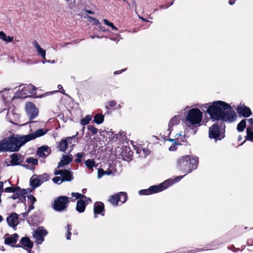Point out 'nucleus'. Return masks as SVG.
<instances>
[{"mask_svg":"<svg viewBox=\"0 0 253 253\" xmlns=\"http://www.w3.org/2000/svg\"><path fill=\"white\" fill-rule=\"evenodd\" d=\"M179 122L180 120L179 117L176 116L170 120L169 124V128L168 129V130L169 131V133H171L173 126L175 125H178Z\"/></svg>","mask_w":253,"mask_h":253,"instance_id":"18","label":"nucleus"},{"mask_svg":"<svg viewBox=\"0 0 253 253\" xmlns=\"http://www.w3.org/2000/svg\"><path fill=\"white\" fill-rule=\"evenodd\" d=\"M116 105V103L114 100H111L109 102V105L110 107H112Z\"/></svg>","mask_w":253,"mask_h":253,"instance_id":"50","label":"nucleus"},{"mask_svg":"<svg viewBox=\"0 0 253 253\" xmlns=\"http://www.w3.org/2000/svg\"><path fill=\"white\" fill-rule=\"evenodd\" d=\"M52 180L54 183L58 184H60L63 181V180H62V177L61 178L59 176L54 177L53 178Z\"/></svg>","mask_w":253,"mask_h":253,"instance_id":"43","label":"nucleus"},{"mask_svg":"<svg viewBox=\"0 0 253 253\" xmlns=\"http://www.w3.org/2000/svg\"><path fill=\"white\" fill-rule=\"evenodd\" d=\"M246 126V120H242L237 125V130L239 132H242Z\"/></svg>","mask_w":253,"mask_h":253,"instance_id":"25","label":"nucleus"},{"mask_svg":"<svg viewBox=\"0 0 253 253\" xmlns=\"http://www.w3.org/2000/svg\"><path fill=\"white\" fill-rule=\"evenodd\" d=\"M85 11L86 12V13H87L88 14H94V12H93L92 11H91L90 10H86Z\"/></svg>","mask_w":253,"mask_h":253,"instance_id":"59","label":"nucleus"},{"mask_svg":"<svg viewBox=\"0 0 253 253\" xmlns=\"http://www.w3.org/2000/svg\"><path fill=\"white\" fill-rule=\"evenodd\" d=\"M124 71H125V69H124L122 71H116L115 73H114V74H120L121 73H122V72Z\"/></svg>","mask_w":253,"mask_h":253,"instance_id":"62","label":"nucleus"},{"mask_svg":"<svg viewBox=\"0 0 253 253\" xmlns=\"http://www.w3.org/2000/svg\"><path fill=\"white\" fill-rule=\"evenodd\" d=\"M20 190V188L19 186L15 187H8L4 189V191L8 193H15L18 192V190Z\"/></svg>","mask_w":253,"mask_h":253,"instance_id":"28","label":"nucleus"},{"mask_svg":"<svg viewBox=\"0 0 253 253\" xmlns=\"http://www.w3.org/2000/svg\"><path fill=\"white\" fill-rule=\"evenodd\" d=\"M120 200V197H119L118 194L111 196L109 199V202L114 206H117Z\"/></svg>","mask_w":253,"mask_h":253,"instance_id":"22","label":"nucleus"},{"mask_svg":"<svg viewBox=\"0 0 253 253\" xmlns=\"http://www.w3.org/2000/svg\"><path fill=\"white\" fill-rule=\"evenodd\" d=\"M73 161V157L72 155H63L62 159L58 163L57 168L62 167L65 165H67Z\"/></svg>","mask_w":253,"mask_h":253,"instance_id":"11","label":"nucleus"},{"mask_svg":"<svg viewBox=\"0 0 253 253\" xmlns=\"http://www.w3.org/2000/svg\"><path fill=\"white\" fill-rule=\"evenodd\" d=\"M29 212H28V211H27V212H25L24 213H22V215L24 217H26L28 215Z\"/></svg>","mask_w":253,"mask_h":253,"instance_id":"58","label":"nucleus"},{"mask_svg":"<svg viewBox=\"0 0 253 253\" xmlns=\"http://www.w3.org/2000/svg\"><path fill=\"white\" fill-rule=\"evenodd\" d=\"M247 138L252 141H253V128L251 127H248L247 128Z\"/></svg>","mask_w":253,"mask_h":253,"instance_id":"26","label":"nucleus"},{"mask_svg":"<svg viewBox=\"0 0 253 253\" xmlns=\"http://www.w3.org/2000/svg\"><path fill=\"white\" fill-rule=\"evenodd\" d=\"M21 92L24 94H26L27 93H32V91L31 90V88L30 87V84L27 86H24L21 89Z\"/></svg>","mask_w":253,"mask_h":253,"instance_id":"37","label":"nucleus"},{"mask_svg":"<svg viewBox=\"0 0 253 253\" xmlns=\"http://www.w3.org/2000/svg\"><path fill=\"white\" fill-rule=\"evenodd\" d=\"M27 194L26 190L25 189H21L16 192V195H18L19 197H25V195Z\"/></svg>","mask_w":253,"mask_h":253,"instance_id":"35","label":"nucleus"},{"mask_svg":"<svg viewBox=\"0 0 253 253\" xmlns=\"http://www.w3.org/2000/svg\"><path fill=\"white\" fill-rule=\"evenodd\" d=\"M21 243L24 247H26L30 249H32L33 248V243L28 237H23L21 240Z\"/></svg>","mask_w":253,"mask_h":253,"instance_id":"20","label":"nucleus"},{"mask_svg":"<svg viewBox=\"0 0 253 253\" xmlns=\"http://www.w3.org/2000/svg\"><path fill=\"white\" fill-rule=\"evenodd\" d=\"M209 137L215 139H220V131L216 123L213 124L209 128Z\"/></svg>","mask_w":253,"mask_h":253,"instance_id":"7","label":"nucleus"},{"mask_svg":"<svg viewBox=\"0 0 253 253\" xmlns=\"http://www.w3.org/2000/svg\"><path fill=\"white\" fill-rule=\"evenodd\" d=\"M18 217V215L16 213H12L10 216L7 217V222L9 226L14 227L17 226Z\"/></svg>","mask_w":253,"mask_h":253,"instance_id":"12","label":"nucleus"},{"mask_svg":"<svg viewBox=\"0 0 253 253\" xmlns=\"http://www.w3.org/2000/svg\"><path fill=\"white\" fill-rule=\"evenodd\" d=\"M198 163V158H193L191 156L186 155L181 157L177 161V168L179 170L186 172L183 176H180L176 178L179 180L186 174L190 173L193 170L197 169Z\"/></svg>","mask_w":253,"mask_h":253,"instance_id":"3","label":"nucleus"},{"mask_svg":"<svg viewBox=\"0 0 253 253\" xmlns=\"http://www.w3.org/2000/svg\"><path fill=\"white\" fill-rule=\"evenodd\" d=\"M111 170L105 171L103 169H98V176H98V178H100L102 176L104 175L105 174L109 175L111 174Z\"/></svg>","mask_w":253,"mask_h":253,"instance_id":"29","label":"nucleus"},{"mask_svg":"<svg viewBox=\"0 0 253 253\" xmlns=\"http://www.w3.org/2000/svg\"><path fill=\"white\" fill-rule=\"evenodd\" d=\"M169 141H170V142H174L175 143H176V142L175 141V139H171V138H169L168 139Z\"/></svg>","mask_w":253,"mask_h":253,"instance_id":"63","label":"nucleus"},{"mask_svg":"<svg viewBox=\"0 0 253 253\" xmlns=\"http://www.w3.org/2000/svg\"><path fill=\"white\" fill-rule=\"evenodd\" d=\"M28 198L31 201V202L33 204H34L35 202L36 201V199L33 195L30 194V195L28 196Z\"/></svg>","mask_w":253,"mask_h":253,"instance_id":"45","label":"nucleus"},{"mask_svg":"<svg viewBox=\"0 0 253 253\" xmlns=\"http://www.w3.org/2000/svg\"><path fill=\"white\" fill-rule=\"evenodd\" d=\"M34 46L35 48L37 49V50H39L41 47L39 44L38 42L37 41H34Z\"/></svg>","mask_w":253,"mask_h":253,"instance_id":"51","label":"nucleus"},{"mask_svg":"<svg viewBox=\"0 0 253 253\" xmlns=\"http://www.w3.org/2000/svg\"><path fill=\"white\" fill-rule=\"evenodd\" d=\"M25 110L30 120L35 119L38 115V108L31 102H27L26 103Z\"/></svg>","mask_w":253,"mask_h":253,"instance_id":"6","label":"nucleus"},{"mask_svg":"<svg viewBox=\"0 0 253 253\" xmlns=\"http://www.w3.org/2000/svg\"><path fill=\"white\" fill-rule=\"evenodd\" d=\"M72 195L73 197H75L77 199H82L83 198H86V196L85 195L81 194L79 193H72Z\"/></svg>","mask_w":253,"mask_h":253,"instance_id":"41","label":"nucleus"},{"mask_svg":"<svg viewBox=\"0 0 253 253\" xmlns=\"http://www.w3.org/2000/svg\"><path fill=\"white\" fill-rule=\"evenodd\" d=\"M67 231H71L72 228L70 224H68L67 226Z\"/></svg>","mask_w":253,"mask_h":253,"instance_id":"60","label":"nucleus"},{"mask_svg":"<svg viewBox=\"0 0 253 253\" xmlns=\"http://www.w3.org/2000/svg\"><path fill=\"white\" fill-rule=\"evenodd\" d=\"M119 197H120V202H121L122 204L124 203L127 199V195L126 193L124 192H120L118 194Z\"/></svg>","mask_w":253,"mask_h":253,"instance_id":"32","label":"nucleus"},{"mask_svg":"<svg viewBox=\"0 0 253 253\" xmlns=\"http://www.w3.org/2000/svg\"><path fill=\"white\" fill-rule=\"evenodd\" d=\"M87 203L83 199H80L77 201L76 210L79 212H83L85 209Z\"/></svg>","mask_w":253,"mask_h":253,"instance_id":"13","label":"nucleus"},{"mask_svg":"<svg viewBox=\"0 0 253 253\" xmlns=\"http://www.w3.org/2000/svg\"><path fill=\"white\" fill-rule=\"evenodd\" d=\"M235 0H229V3L230 5H232L234 3Z\"/></svg>","mask_w":253,"mask_h":253,"instance_id":"61","label":"nucleus"},{"mask_svg":"<svg viewBox=\"0 0 253 253\" xmlns=\"http://www.w3.org/2000/svg\"><path fill=\"white\" fill-rule=\"evenodd\" d=\"M87 129L88 130H89L90 131H91V132H92V133L93 134H96L97 133V131H98V129L97 128L94 127L93 126H87Z\"/></svg>","mask_w":253,"mask_h":253,"instance_id":"40","label":"nucleus"},{"mask_svg":"<svg viewBox=\"0 0 253 253\" xmlns=\"http://www.w3.org/2000/svg\"><path fill=\"white\" fill-rule=\"evenodd\" d=\"M177 149V147L175 145H171L169 148V150L171 151H175Z\"/></svg>","mask_w":253,"mask_h":253,"instance_id":"52","label":"nucleus"},{"mask_svg":"<svg viewBox=\"0 0 253 253\" xmlns=\"http://www.w3.org/2000/svg\"><path fill=\"white\" fill-rule=\"evenodd\" d=\"M208 113L211 118L215 120H223L232 122L235 121L237 116L231 106L226 103L218 101L209 106L207 110Z\"/></svg>","mask_w":253,"mask_h":253,"instance_id":"2","label":"nucleus"},{"mask_svg":"<svg viewBox=\"0 0 253 253\" xmlns=\"http://www.w3.org/2000/svg\"><path fill=\"white\" fill-rule=\"evenodd\" d=\"M13 37H10V36H8V37H6V40H4V41L5 42H11L13 41Z\"/></svg>","mask_w":253,"mask_h":253,"instance_id":"49","label":"nucleus"},{"mask_svg":"<svg viewBox=\"0 0 253 253\" xmlns=\"http://www.w3.org/2000/svg\"><path fill=\"white\" fill-rule=\"evenodd\" d=\"M248 121L251 125L253 126V119L250 118L248 120Z\"/></svg>","mask_w":253,"mask_h":253,"instance_id":"57","label":"nucleus"},{"mask_svg":"<svg viewBox=\"0 0 253 253\" xmlns=\"http://www.w3.org/2000/svg\"><path fill=\"white\" fill-rule=\"evenodd\" d=\"M88 18L90 19V21L94 22V24L95 25H99L100 24L99 21L96 18L88 16Z\"/></svg>","mask_w":253,"mask_h":253,"instance_id":"44","label":"nucleus"},{"mask_svg":"<svg viewBox=\"0 0 253 253\" xmlns=\"http://www.w3.org/2000/svg\"><path fill=\"white\" fill-rule=\"evenodd\" d=\"M34 209V206H33V204H32L29 207V209L28 210V212H30L32 210H33Z\"/></svg>","mask_w":253,"mask_h":253,"instance_id":"56","label":"nucleus"},{"mask_svg":"<svg viewBox=\"0 0 253 253\" xmlns=\"http://www.w3.org/2000/svg\"><path fill=\"white\" fill-rule=\"evenodd\" d=\"M38 160L36 159H34L32 157H30L29 158H28L27 160H26V162L27 163H29V164H32L33 165H38Z\"/></svg>","mask_w":253,"mask_h":253,"instance_id":"38","label":"nucleus"},{"mask_svg":"<svg viewBox=\"0 0 253 253\" xmlns=\"http://www.w3.org/2000/svg\"><path fill=\"white\" fill-rule=\"evenodd\" d=\"M64 170H55L54 174L55 175H60L61 176L63 174V171Z\"/></svg>","mask_w":253,"mask_h":253,"instance_id":"47","label":"nucleus"},{"mask_svg":"<svg viewBox=\"0 0 253 253\" xmlns=\"http://www.w3.org/2000/svg\"><path fill=\"white\" fill-rule=\"evenodd\" d=\"M91 116L89 115H86L85 118L81 120V124L85 126L89 123L91 120Z\"/></svg>","mask_w":253,"mask_h":253,"instance_id":"30","label":"nucleus"},{"mask_svg":"<svg viewBox=\"0 0 253 253\" xmlns=\"http://www.w3.org/2000/svg\"><path fill=\"white\" fill-rule=\"evenodd\" d=\"M37 51H38L39 55H40L43 59L45 58V50H43L42 48H40Z\"/></svg>","mask_w":253,"mask_h":253,"instance_id":"42","label":"nucleus"},{"mask_svg":"<svg viewBox=\"0 0 253 253\" xmlns=\"http://www.w3.org/2000/svg\"><path fill=\"white\" fill-rule=\"evenodd\" d=\"M42 184V183L39 178L38 175H34L31 177L30 179V185L32 188L35 189L40 186Z\"/></svg>","mask_w":253,"mask_h":253,"instance_id":"15","label":"nucleus"},{"mask_svg":"<svg viewBox=\"0 0 253 253\" xmlns=\"http://www.w3.org/2000/svg\"><path fill=\"white\" fill-rule=\"evenodd\" d=\"M68 147L67 142L65 138L62 139L59 143L57 148L62 152H65Z\"/></svg>","mask_w":253,"mask_h":253,"instance_id":"21","label":"nucleus"},{"mask_svg":"<svg viewBox=\"0 0 253 253\" xmlns=\"http://www.w3.org/2000/svg\"><path fill=\"white\" fill-rule=\"evenodd\" d=\"M76 156L77 158L75 160V161L77 163H80L82 162V158L84 156V153H78Z\"/></svg>","mask_w":253,"mask_h":253,"instance_id":"34","label":"nucleus"},{"mask_svg":"<svg viewBox=\"0 0 253 253\" xmlns=\"http://www.w3.org/2000/svg\"><path fill=\"white\" fill-rule=\"evenodd\" d=\"M237 112L238 114H240L244 117L248 118L252 114L251 109L245 106H240L237 108Z\"/></svg>","mask_w":253,"mask_h":253,"instance_id":"9","label":"nucleus"},{"mask_svg":"<svg viewBox=\"0 0 253 253\" xmlns=\"http://www.w3.org/2000/svg\"><path fill=\"white\" fill-rule=\"evenodd\" d=\"M47 234L46 230L39 229L35 231L33 236L37 240V243L41 244L44 240V237Z\"/></svg>","mask_w":253,"mask_h":253,"instance_id":"8","label":"nucleus"},{"mask_svg":"<svg viewBox=\"0 0 253 253\" xmlns=\"http://www.w3.org/2000/svg\"><path fill=\"white\" fill-rule=\"evenodd\" d=\"M84 163L86 167L89 169H92L95 165L94 161L92 159H88L85 161Z\"/></svg>","mask_w":253,"mask_h":253,"instance_id":"27","label":"nucleus"},{"mask_svg":"<svg viewBox=\"0 0 253 253\" xmlns=\"http://www.w3.org/2000/svg\"><path fill=\"white\" fill-rule=\"evenodd\" d=\"M18 237V235L15 233L12 236L5 238L4 240V243L6 245H11L13 243H16Z\"/></svg>","mask_w":253,"mask_h":253,"instance_id":"17","label":"nucleus"},{"mask_svg":"<svg viewBox=\"0 0 253 253\" xmlns=\"http://www.w3.org/2000/svg\"><path fill=\"white\" fill-rule=\"evenodd\" d=\"M3 190V182L2 181H0V195L1 196Z\"/></svg>","mask_w":253,"mask_h":253,"instance_id":"48","label":"nucleus"},{"mask_svg":"<svg viewBox=\"0 0 253 253\" xmlns=\"http://www.w3.org/2000/svg\"><path fill=\"white\" fill-rule=\"evenodd\" d=\"M71 231H67V234L66 235V239L67 240H70L71 239Z\"/></svg>","mask_w":253,"mask_h":253,"instance_id":"53","label":"nucleus"},{"mask_svg":"<svg viewBox=\"0 0 253 253\" xmlns=\"http://www.w3.org/2000/svg\"><path fill=\"white\" fill-rule=\"evenodd\" d=\"M11 165L16 166L20 164V162H19V159L18 158V155L16 154H12L11 155Z\"/></svg>","mask_w":253,"mask_h":253,"instance_id":"23","label":"nucleus"},{"mask_svg":"<svg viewBox=\"0 0 253 253\" xmlns=\"http://www.w3.org/2000/svg\"><path fill=\"white\" fill-rule=\"evenodd\" d=\"M47 130L40 128L27 135L13 133L0 141V152H17L27 142L45 134Z\"/></svg>","mask_w":253,"mask_h":253,"instance_id":"1","label":"nucleus"},{"mask_svg":"<svg viewBox=\"0 0 253 253\" xmlns=\"http://www.w3.org/2000/svg\"><path fill=\"white\" fill-rule=\"evenodd\" d=\"M167 183L168 182L166 181L164 183H162L159 185H154L150 187V190H151V194L162 191L165 189L167 187H168Z\"/></svg>","mask_w":253,"mask_h":253,"instance_id":"10","label":"nucleus"},{"mask_svg":"<svg viewBox=\"0 0 253 253\" xmlns=\"http://www.w3.org/2000/svg\"><path fill=\"white\" fill-rule=\"evenodd\" d=\"M30 87L31 88V90L32 91V93H33L34 91L36 90V87L32 84H30Z\"/></svg>","mask_w":253,"mask_h":253,"instance_id":"54","label":"nucleus"},{"mask_svg":"<svg viewBox=\"0 0 253 253\" xmlns=\"http://www.w3.org/2000/svg\"><path fill=\"white\" fill-rule=\"evenodd\" d=\"M57 87L59 89H62L63 88V87L61 84H59Z\"/></svg>","mask_w":253,"mask_h":253,"instance_id":"64","label":"nucleus"},{"mask_svg":"<svg viewBox=\"0 0 253 253\" xmlns=\"http://www.w3.org/2000/svg\"><path fill=\"white\" fill-rule=\"evenodd\" d=\"M203 114L199 109H192L187 113L186 120L192 125L199 124L202 121Z\"/></svg>","mask_w":253,"mask_h":253,"instance_id":"4","label":"nucleus"},{"mask_svg":"<svg viewBox=\"0 0 253 253\" xmlns=\"http://www.w3.org/2000/svg\"><path fill=\"white\" fill-rule=\"evenodd\" d=\"M139 194L142 195H147L151 194V190L150 188L147 189L141 190L139 191Z\"/></svg>","mask_w":253,"mask_h":253,"instance_id":"39","label":"nucleus"},{"mask_svg":"<svg viewBox=\"0 0 253 253\" xmlns=\"http://www.w3.org/2000/svg\"><path fill=\"white\" fill-rule=\"evenodd\" d=\"M6 34L2 31H0V39L4 41L6 40Z\"/></svg>","mask_w":253,"mask_h":253,"instance_id":"46","label":"nucleus"},{"mask_svg":"<svg viewBox=\"0 0 253 253\" xmlns=\"http://www.w3.org/2000/svg\"><path fill=\"white\" fill-rule=\"evenodd\" d=\"M104 120V115L101 114H97L94 117V122L97 124H102Z\"/></svg>","mask_w":253,"mask_h":253,"instance_id":"24","label":"nucleus"},{"mask_svg":"<svg viewBox=\"0 0 253 253\" xmlns=\"http://www.w3.org/2000/svg\"><path fill=\"white\" fill-rule=\"evenodd\" d=\"M69 199L65 196H60L56 198L52 205L53 209L58 212L66 211L69 203Z\"/></svg>","mask_w":253,"mask_h":253,"instance_id":"5","label":"nucleus"},{"mask_svg":"<svg viewBox=\"0 0 253 253\" xmlns=\"http://www.w3.org/2000/svg\"><path fill=\"white\" fill-rule=\"evenodd\" d=\"M49 147L47 146H42L41 147H39L37 152V154L38 156L41 157H45L46 155L44 153L45 152L48 153L49 151Z\"/></svg>","mask_w":253,"mask_h":253,"instance_id":"19","label":"nucleus"},{"mask_svg":"<svg viewBox=\"0 0 253 253\" xmlns=\"http://www.w3.org/2000/svg\"><path fill=\"white\" fill-rule=\"evenodd\" d=\"M19 196L18 195H16V193H15V194H14L11 197V198L15 200V199H18L19 198Z\"/></svg>","mask_w":253,"mask_h":253,"instance_id":"55","label":"nucleus"},{"mask_svg":"<svg viewBox=\"0 0 253 253\" xmlns=\"http://www.w3.org/2000/svg\"><path fill=\"white\" fill-rule=\"evenodd\" d=\"M61 177L63 181H71L73 179V176L72 172L67 169L63 170V174H62Z\"/></svg>","mask_w":253,"mask_h":253,"instance_id":"16","label":"nucleus"},{"mask_svg":"<svg viewBox=\"0 0 253 253\" xmlns=\"http://www.w3.org/2000/svg\"><path fill=\"white\" fill-rule=\"evenodd\" d=\"M78 132H77L76 135L72 136L71 137H67L65 138L66 141L67 142V144H72V147L74 146V144H72V141L73 140H75L76 139V136L78 135Z\"/></svg>","mask_w":253,"mask_h":253,"instance_id":"33","label":"nucleus"},{"mask_svg":"<svg viewBox=\"0 0 253 253\" xmlns=\"http://www.w3.org/2000/svg\"><path fill=\"white\" fill-rule=\"evenodd\" d=\"M103 21L105 25L111 27L113 30L116 31L118 30V29L116 28V27H115L112 23L109 22L108 20L104 19L103 20Z\"/></svg>","mask_w":253,"mask_h":253,"instance_id":"36","label":"nucleus"},{"mask_svg":"<svg viewBox=\"0 0 253 253\" xmlns=\"http://www.w3.org/2000/svg\"><path fill=\"white\" fill-rule=\"evenodd\" d=\"M38 176L40 179V181H41L42 183L43 182L48 180L49 178L48 174L46 173H44L42 174L41 175H38Z\"/></svg>","mask_w":253,"mask_h":253,"instance_id":"31","label":"nucleus"},{"mask_svg":"<svg viewBox=\"0 0 253 253\" xmlns=\"http://www.w3.org/2000/svg\"><path fill=\"white\" fill-rule=\"evenodd\" d=\"M104 208V204L101 203H96L94 205V218H96V214H101Z\"/></svg>","mask_w":253,"mask_h":253,"instance_id":"14","label":"nucleus"}]
</instances>
